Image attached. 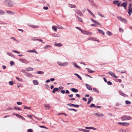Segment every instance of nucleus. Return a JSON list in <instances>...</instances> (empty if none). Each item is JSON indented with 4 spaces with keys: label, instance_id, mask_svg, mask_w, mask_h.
Masks as SVG:
<instances>
[{
    "label": "nucleus",
    "instance_id": "obj_1",
    "mask_svg": "<svg viewBox=\"0 0 132 132\" xmlns=\"http://www.w3.org/2000/svg\"><path fill=\"white\" fill-rule=\"evenodd\" d=\"M3 3L5 5L9 7H12L13 5V2L10 0H5Z\"/></svg>",
    "mask_w": 132,
    "mask_h": 132
},
{
    "label": "nucleus",
    "instance_id": "obj_2",
    "mask_svg": "<svg viewBox=\"0 0 132 132\" xmlns=\"http://www.w3.org/2000/svg\"><path fill=\"white\" fill-rule=\"evenodd\" d=\"M121 119L122 121L126 120H130L132 119V118L130 116L128 115H124L121 117Z\"/></svg>",
    "mask_w": 132,
    "mask_h": 132
},
{
    "label": "nucleus",
    "instance_id": "obj_3",
    "mask_svg": "<svg viewBox=\"0 0 132 132\" xmlns=\"http://www.w3.org/2000/svg\"><path fill=\"white\" fill-rule=\"evenodd\" d=\"M118 123L119 125L123 126H127L129 125V123L128 122H118Z\"/></svg>",
    "mask_w": 132,
    "mask_h": 132
},
{
    "label": "nucleus",
    "instance_id": "obj_4",
    "mask_svg": "<svg viewBox=\"0 0 132 132\" xmlns=\"http://www.w3.org/2000/svg\"><path fill=\"white\" fill-rule=\"evenodd\" d=\"M57 63L59 65L63 66H66L68 64V62H65L63 63H62L60 61L57 62Z\"/></svg>",
    "mask_w": 132,
    "mask_h": 132
},
{
    "label": "nucleus",
    "instance_id": "obj_5",
    "mask_svg": "<svg viewBox=\"0 0 132 132\" xmlns=\"http://www.w3.org/2000/svg\"><path fill=\"white\" fill-rule=\"evenodd\" d=\"M117 18L119 20L125 23H126L127 22V21L126 19L123 18L121 16H118Z\"/></svg>",
    "mask_w": 132,
    "mask_h": 132
},
{
    "label": "nucleus",
    "instance_id": "obj_6",
    "mask_svg": "<svg viewBox=\"0 0 132 132\" xmlns=\"http://www.w3.org/2000/svg\"><path fill=\"white\" fill-rule=\"evenodd\" d=\"M45 109L46 110H49L51 108V107L48 104H44Z\"/></svg>",
    "mask_w": 132,
    "mask_h": 132
},
{
    "label": "nucleus",
    "instance_id": "obj_7",
    "mask_svg": "<svg viewBox=\"0 0 132 132\" xmlns=\"http://www.w3.org/2000/svg\"><path fill=\"white\" fill-rule=\"evenodd\" d=\"M81 31L82 33L85 34L91 35L92 34L91 32H88L85 30H81Z\"/></svg>",
    "mask_w": 132,
    "mask_h": 132
},
{
    "label": "nucleus",
    "instance_id": "obj_8",
    "mask_svg": "<svg viewBox=\"0 0 132 132\" xmlns=\"http://www.w3.org/2000/svg\"><path fill=\"white\" fill-rule=\"evenodd\" d=\"M108 73L112 77L115 78H117L118 77L116 76L114 74L113 72L109 71L108 72Z\"/></svg>",
    "mask_w": 132,
    "mask_h": 132
},
{
    "label": "nucleus",
    "instance_id": "obj_9",
    "mask_svg": "<svg viewBox=\"0 0 132 132\" xmlns=\"http://www.w3.org/2000/svg\"><path fill=\"white\" fill-rule=\"evenodd\" d=\"M27 52L30 53H35L36 54H37V53L35 49H34L32 50H28L27 51Z\"/></svg>",
    "mask_w": 132,
    "mask_h": 132
},
{
    "label": "nucleus",
    "instance_id": "obj_10",
    "mask_svg": "<svg viewBox=\"0 0 132 132\" xmlns=\"http://www.w3.org/2000/svg\"><path fill=\"white\" fill-rule=\"evenodd\" d=\"M67 105L69 106H74L76 108H78L79 107V105H75L71 103L68 104Z\"/></svg>",
    "mask_w": 132,
    "mask_h": 132
},
{
    "label": "nucleus",
    "instance_id": "obj_11",
    "mask_svg": "<svg viewBox=\"0 0 132 132\" xmlns=\"http://www.w3.org/2000/svg\"><path fill=\"white\" fill-rule=\"evenodd\" d=\"M88 40H92L93 41H99L98 40H97L96 38H93L89 37L88 38Z\"/></svg>",
    "mask_w": 132,
    "mask_h": 132
},
{
    "label": "nucleus",
    "instance_id": "obj_12",
    "mask_svg": "<svg viewBox=\"0 0 132 132\" xmlns=\"http://www.w3.org/2000/svg\"><path fill=\"white\" fill-rule=\"evenodd\" d=\"M128 12L129 15H130L132 12V7L131 8H128Z\"/></svg>",
    "mask_w": 132,
    "mask_h": 132
},
{
    "label": "nucleus",
    "instance_id": "obj_13",
    "mask_svg": "<svg viewBox=\"0 0 132 132\" xmlns=\"http://www.w3.org/2000/svg\"><path fill=\"white\" fill-rule=\"evenodd\" d=\"M19 61L22 63H26L27 62V61L26 60L23 59H19Z\"/></svg>",
    "mask_w": 132,
    "mask_h": 132
},
{
    "label": "nucleus",
    "instance_id": "obj_14",
    "mask_svg": "<svg viewBox=\"0 0 132 132\" xmlns=\"http://www.w3.org/2000/svg\"><path fill=\"white\" fill-rule=\"evenodd\" d=\"M29 26L31 27L34 28H37L39 27V26L38 25H31Z\"/></svg>",
    "mask_w": 132,
    "mask_h": 132
},
{
    "label": "nucleus",
    "instance_id": "obj_15",
    "mask_svg": "<svg viewBox=\"0 0 132 132\" xmlns=\"http://www.w3.org/2000/svg\"><path fill=\"white\" fill-rule=\"evenodd\" d=\"M87 11L92 16H93L94 17V18H96V16L93 14V13H92L91 11L88 9H87Z\"/></svg>",
    "mask_w": 132,
    "mask_h": 132
},
{
    "label": "nucleus",
    "instance_id": "obj_16",
    "mask_svg": "<svg viewBox=\"0 0 132 132\" xmlns=\"http://www.w3.org/2000/svg\"><path fill=\"white\" fill-rule=\"evenodd\" d=\"M93 98L92 97H90L88 99V100L87 102L88 104H89L90 102L93 100Z\"/></svg>",
    "mask_w": 132,
    "mask_h": 132
},
{
    "label": "nucleus",
    "instance_id": "obj_17",
    "mask_svg": "<svg viewBox=\"0 0 132 132\" xmlns=\"http://www.w3.org/2000/svg\"><path fill=\"white\" fill-rule=\"evenodd\" d=\"M127 2L126 1L125 2L122 3L121 5V6H127Z\"/></svg>",
    "mask_w": 132,
    "mask_h": 132
},
{
    "label": "nucleus",
    "instance_id": "obj_18",
    "mask_svg": "<svg viewBox=\"0 0 132 132\" xmlns=\"http://www.w3.org/2000/svg\"><path fill=\"white\" fill-rule=\"evenodd\" d=\"M76 12L80 16H82V12L80 11H78L77 10H76Z\"/></svg>",
    "mask_w": 132,
    "mask_h": 132
},
{
    "label": "nucleus",
    "instance_id": "obj_19",
    "mask_svg": "<svg viewBox=\"0 0 132 132\" xmlns=\"http://www.w3.org/2000/svg\"><path fill=\"white\" fill-rule=\"evenodd\" d=\"M71 90L72 92H75V93H77L78 92V90L75 88H72L71 89Z\"/></svg>",
    "mask_w": 132,
    "mask_h": 132
},
{
    "label": "nucleus",
    "instance_id": "obj_20",
    "mask_svg": "<svg viewBox=\"0 0 132 132\" xmlns=\"http://www.w3.org/2000/svg\"><path fill=\"white\" fill-rule=\"evenodd\" d=\"M86 87L89 90H92V88L89 85L87 84H86Z\"/></svg>",
    "mask_w": 132,
    "mask_h": 132
},
{
    "label": "nucleus",
    "instance_id": "obj_21",
    "mask_svg": "<svg viewBox=\"0 0 132 132\" xmlns=\"http://www.w3.org/2000/svg\"><path fill=\"white\" fill-rule=\"evenodd\" d=\"M33 70V69L32 68L29 67L26 69L27 71H32Z\"/></svg>",
    "mask_w": 132,
    "mask_h": 132
},
{
    "label": "nucleus",
    "instance_id": "obj_22",
    "mask_svg": "<svg viewBox=\"0 0 132 132\" xmlns=\"http://www.w3.org/2000/svg\"><path fill=\"white\" fill-rule=\"evenodd\" d=\"M54 45L56 46L60 47L62 46V44L61 43H56L54 44Z\"/></svg>",
    "mask_w": 132,
    "mask_h": 132
},
{
    "label": "nucleus",
    "instance_id": "obj_23",
    "mask_svg": "<svg viewBox=\"0 0 132 132\" xmlns=\"http://www.w3.org/2000/svg\"><path fill=\"white\" fill-rule=\"evenodd\" d=\"M85 128L86 129H92L94 130H96V128H94V127H85Z\"/></svg>",
    "mask_w": 132,
    "mask_h": 132
},
{
    "label": "nucleus",
    "instance_id": "obj_24",
    "mask_svg": "<svg viewBox=\"0 0 132 132\" xmlns=\"http://www.w3.org/2000/svg\"><path fill=\"white\" fill-rule=\"evenodd\" d=\"M73 64L75 65V66L78 69H80V67L78 65H77V63H75L73 62Z\"/></svg>",
    "mask_w": 132,
    "mask_h": 132
},
{
    "label": "nucleus",
    "instance_id": "obj_25",
    "mask_svg": "<svg viewBox=\"0 0 132 132\" xmlns=\"http://www.w3.org/2000/svg\"><path fill=\"white\" fill-rule=\"evenodd\" d=\"M98 30L99 32L101 33L103 35H104L105 33L103 30L99 29H98Z\"/></svg>",
    "mask_w": 132,
    "mask_h": 132
},
{
    "label": "nucleus",
    "instance_id": "obj_26",
    "mask_svg": "<svg viewBox=\"0 0 132 132\" xmlns=\"http://www.w3.org/2000/svg\"><path fill=\"white\" fill-rule=\"evenodd\" d=\"M68 6L70 7L71 8H75L76 7V6L75 5L70 4H68Z\"/></svg>",
    "mask_w": 132,
    "mask_h": 132
},
{
    "label": "nucleus",
    "instance_id": "obj_27",
    "mask_svg": "<svg viewBox=\"0 0 132 132\" xmlns=\"http://www.w3.org/2000/svg\"><path fill=\"white\" fill-rule=\"evenodd\" d=\"M90 20H91L94 23H96V24H98L99 25H101V24L99 23L98 22H96V21L95 20H94V19H90Z\"/></svg>",
    "mask_w": 132,
    "mask_h": 132
},
{
    "label": "nucleus",
    "instance_id": "obj_28",
    "mask_svg": "<svg viewBox=\"0 0 132 132\" xmlns=\"http://www.w3.org/2000/svg\"><path fill=\"white\" fill-rule=\"evenodd\" d=\"M34 84L35 85H38V82L37 80H34L33 81Z\"/></svg>",
    "mask_w": 132,
    "mask_h": 132
},
{
    "label": "nucleus",
    "instance_id": "obj_29",
    "mask_svg": "<svg viewBox=\"0 0 132 132\" xmlns=\"http://www.w3.org/2000/svg\"><path fill=\"white\" fill-rule=\"evenodd\" d=\"M58 89L57 88H54L52 91V92L53 93H54L56 92L58 90Z\"/></svg>",
    "mask_w": 132,
    "mask_h": 132
},
{
    "label": "nucleus",
    "instance_id": "obj_30",
    "mask_svg": "<svg viewBox=\"0 0 132 132\" xmlns=\"http://www.w3.org/2000/svg\"><path fill=\"white\" fill-rule=\"evenodd\" d=\"M26 75L28 77H33V76L32 75L29 73H27L26 74Z\"/></svg>",
    "mask_w": 132,
    "mask_h": 132
},
{
    "label": "nucleus",
    "instance_id": "obj_31",
    "mask_svg": "<svg viewBox=\"0 0 132 132\" xmlns=\"http://www.w3.org/2000/svg\"><path fill=\"white\" fill-rule=\"evenodd\" d=\"M74 75L77 76L80 80H82V79L81 77L77 73H75Z\"/></svg>",
    "mask_w": 132,
    "mask_h": 132
},
{
    "label": "nucleus",
    "instance_id": "obj_32",
    "mask_svg": "<svg viewBox=\"0 0 132 132\" xmlns=\"http://www.w3.org/2000/svg\"><path fill=\"white\" fill-rule=\"evenodd\" d=\"M24 108V109H28V110H30L31 108L30 107H28L26 106H24L23 107Z\"/></svg>",
    "mask_w": 132,
    "mask_h": 132
},
{
    "label": "nucleus",
    "instance_id": "obj_33",
    "mask_svg": "<svg viewBox=\"0 0 132 132\" xmlns=\"http://www.w3.org/2000/svg\"><path fill=\"white\" fill-rule=\"evenodd\" d=\"M77 18H78V20L79 21H80V22H83V20L81 18L79 17L78 16H77Z\"/></svg>",
    "mask_w": 132,
    "mask_h": 132
},
{
    "label": "nucleus",
    "instance_id": "obj_34",
    "mask_svg": "<svg viewBox=\"0 0 132 132\" xmlns=\"http://www.w3.org/2000/svg\"><path fill=\"white\" fill-rule=\"evenodd\" d=\"M86 69H87V70L88 71V72L89 73H92L94 72V71H92L89 68H86Z\"/></svg>",
    "mask_w": 132,
    "mask_h": 132
},
{
    "label": "nucleus",
    "instance_id": "obj_35",
    "mask_svg": "<svg viewBox=\"0 0 132 132\" xmlns=\"http://www.w3.org/2000/svg\"><path fill=\"white\" fill-rule=\"evenodd\" d=\"M93 90L95 92H96L97 93H99V92L97 90V89L96 88H93Z\"/></svg>",
    "mask_w": 132,
    "mask_h": 132
},
{
    "label": "nucleus",
    "instance_id": "obj_36",
    "mask_svg": "<svg viewBox=\"0 0 132 132\" xmlns=\"http://www.w3.org/2000/svg\"><path fill=\"white\" fill-rule=\"evenodd\" d=\"M16 78L18 80L20 81H22L23 80L21 78H19L18 77H16Z\"/></svg>",
    "mask_w": 132,
    "mask_h": 132
},
{
    "label": "nucleus",
    "instance_id": "obj_37",
    "mask_svg": "<svg viewBox=\"0 0 132 132\" xmlns=\"http://www.w3.org/2000/svg\"><path fill=\"white\" fill-rule=\"evenodd\" d=\"M14 109H17L18 110H21V109L20 108H17L16 106H14Z\"/></svg>",
    "mask_w": 132,
    "mask_h": 132
},
{
    "label": "nucleus",
    "instance_id": "obj_38",
    "mask_svg": "<svg viewBox=\"0 0 132 132\" xmlns=\"http://www.w3.org/2000/svg\"><path fill=\"white\" fill-rule=\"evenodd\" d=\"M106 33L108 35L110 36H111L112 35V33L109 31H107Z\"/></svg>",
    "mask_w": 132,
    "mask_h": 132
},
{
    "label": "nucleus",
    "instance_id": "obj_39",
    "mask_svg": "<svg viewBox=\"0 0 132 132\" xmlns=\"http://www.w3.org/2000/svg\"><path fill=\"white\" fill-rule=\"evenodd\" d=\"M125 103L127 104H131V102L130 101L127 100L126 101H125Z\"/></svg>",
    "mask_w": 132,
    "mask_h": 132
},
{
    "label": "nucleus",
    "instance_id": "obj_40",
    "mask_svg": "<svg viewBox=\"0 0 132 132\" xmlns=\"http://www.w3.org/2000/svg\"><path fill=\"white\" fill-rule=\"evenodd\" d=\"M52 28L55 31H57V29L54 26H53L52 27Z\"/></svg>",
    "mask_w": 132,
    "mask_h": 132
},
{
    "label": "nucleus",
    "instance_id": "obj_41",
    "mask_svg": "<svg viewBox=\"0 0 132 132\" xmlns=\"http://www.w3.org/2000/svg\"><path fill=\"white\" fill-rule=\"evenodd\" d=\"M51 47V46L50 45H47L44 47V48L45 49H46L47 48L50 47Z\"/></svg>",
    "mask_w": 132,
    "mask_h": 132
},
{
    "label": "nucleus",
    "instance_id": "obj_42",
    "mask_svg": "<svg viewBox=\"0 0 132 132\" xmlns=\"http://www.w3.org/2000/svg\"><path fill=\"white\" fill-rule=\"evenodd\" d=\"M37 73L39 74H42L44 73V72L42 71H39L37 72Z\"/></svg>",
    "mask_w": 132,
    "mask_h": 132
},
{
    "label": "nucleus",
    "instance_id": "obj_43",
    "mask_svg": "<svg viewBox=\"0 0 132 132\" xmlns=\"http://www.w3.org/2000/svg\"><path fill=\"white\" fill-rule=\"evenodd\" d=\"M84 130H85V129H82V128H80L78 129V130L79 131H81L84 132Z\"/></svg>",
    "mask_w": 132,
    "mask_h": 132
},
{
    "label": "nucleus",
    "instance_id": "obj_44",
    "mask_svg": "<svg viewBox=\"0 0 132 132\" xmlns=\"http://www.w3.org/2000/svg\"><path fill=\"white\" fill-rule=\"evenodd\" d=\"M39 126L40 128H45V129H48V128H47L46 127H45V126Z\"/></svg>",
    "mask_w": 132,
    "mask_h": 132
},
{
    "label": "nucleus",
    "instance_id": "obj_45",
    "mask_svg": "<svg viewBox=\"0 0 132 132\" xmlns=\"http://www.w3.org/2000/svg\"><path fill=\"white\" fill-rule=\"evenodd\" d=\"M4 13V12L2 10H0V14H2Z\"/></svg>",
    "mask_w": 132,
    "mask_h": 132
},
{
    "label": "nucleus",
    "instance_id": "obj_46",
    "mask_svg": "<svg viewBox=\"0 0 132 132\" xmlns=\"http://www.w3.org/2000/svg\"><path fill=\"white\" fill-rule=\"evenodd\" d=\"M28 132H33V130L32 129H28L27 130Z\"/></svg>",
    "mask_w": 132,
    "mask_h": 132
},
{
    "label": "nucleus",
    "instance_id": "obj_47",
    "mask_svg": "<svg viewBox=\"0 0 132 132\" xmlns=\"http://www.w3.org/2000/svg\"><path fill=\"white\" fill-rule=\"evenodd\" d=\"M10 64L11 66H12L13 65L15 64L14 63V62L11 61L10 62Z\"/></svg>",
    "mask_w": 132,
    "mask_h": 132
},
{
    "label": "nucleus",
    "instance_id": "obj_48",
    "mask_svg": "<svg viewBox=\"0 0 132 132\" xmlns=\"http://www.w3.org/2000/svg\"><path fill=\"white\" fill-rule=\"evenodd\" d=\"M16 103L18 105H21L22 104V103L21 102H17Z\"/></svg>",
    "mask_w": 132,
    "mask_h": 132
},
{
    "label": "nucleus",
    "instance_id": "obj_49",
    "mask_svg": "<svg viewBox=\"0 0 132 132\" xmlns=\"http://www.w3.org/2000/svg\"><path fill=\"white\" fill-rule=\"evenodd\" d=\"M35 40H38L39 41L43 43H45L44 42H43V41L41 39H35Z\"/></svg>",
    "mask_w": 132,
    "mask_h": 132
},
{
    "label": "nucleus",
    "instance_id": "obj_50",
    "mask_svg": "<svg viewBox=\"0 0 132 132\" xmlns=\"http://www.w3.org/2000/svg\"><path fill=\"white\" fill-rule=\"evenodd\" d=\"M9 84L10 85H13V83L12 81H10L9 82Z\"/></svg>",
    "mask_w": 132,
    "mask_h": 132
},
{
    "label": "nucleus",
    "instance_id": "obj_51",
    "mask_svg": "<svg viewBox=\"0 0 132 132\" xmlns=\"http://www.w3.org/2000/svg\"><path fill=\"white\" fill-rule=\"evenodd\" d=\"M118 2V1H114L113 2V3L114 4H116Z\"/></svg>",
    "mask_w": 132,
    "mask_h": 132
},
{
    "label": "nucleus",
    "instance_id": "obj_52",
    "mask_svg": "<svg viewBox=\"0 0 132 132\" xmlns=\"http://www.w3.org/2000/svg\"><path fill=\"white\" fill-rule=\"evenodd\" d=\"M21 72L23 73H25L26 71V70H25L23 69L21 70Z\"/></svg>",
    "mask_w": 132,
    "mask_h": 132
},
{
    "label": "nucleus",
    "instance_id": "obj_53",
    "mask_svg": "<svg viewBox=\"0 0 132 132\" xmlns=\"http://www.w3.org/2000/svg\"><path fill=\"white\" fill-rule=\"evenodd\" d=\"M121 129L122 132H127V130L126 129Z\"/></svg>",
    "mask_w": 132,
    "mask_h": 132
},
{
    "label": "nucleus",
    "instance_id": "obj_54",
    "mask_svg": "<svg viewBox=\"0 0 132 132\" xmlns=\"http://www.w3.org/2000/svg\"><path fill=\"white\" fill-rule=\"evenodd\" d=\"M68 109L70 110H73L75 112H76L77 111V110L74 109L68 108Z\"/></svg>",
    "mask_w": 132,
    "mask_h": 132
},
{
    "label": "nucleus",
    "instance_id": "obj_55",
    "mask_svg": "<svg viewBox=\"0 0 132 132\" xmlns=\"http://www.w3.org/2000/svg\"><path fill=\"white\" fill-rule=\"evenodd\" d=\"M45 87L47 89H49V86L47 84H45Z\"/></svg>",
    "mask_w": 132,
    "mask_h": 132
},
{
    "label": "nucleus",
    "instance_id": "obj_56",
    "mask_svg": "<svg viewBox=\"0 0 132 132\" xmlns=\"http://www.w3.org/2000/svg\"><path fill=\"white\" fill-rule=\"evenodd\" d=\"M43 9H44L45 10H47L48 9V8L46 6H44L43 7Z\"/></svg>",
    "mask_w": 132,
    "mask_h": 132
},
{
    "label": "nucleus",
    "instance_id": "obj_57",
    "mask_svg": "<svg viewBox=\"0 0 132 132\" xmlns=\"http://www.w3.org/2000/svg\"><path fill=\"white\" fill-rule=\"evenodd\" d=\"M98 15H100V16H102L103 18H105V17L103 16V15H102L99 12H98Z\"/></svg>",
    "mask_w": 132,
    "mask_h": 132
},
{
    "label": "nucleus",
    "instance_id": "obj_58",
    "mask_svg": "<svg viewBox=\"0 0 132 132\" xmlns=\"http://www.w3.org/2000/svg\"><path fill=\"white\" fill-rule=\"evenodd\" d=\"M104 116V115L102 114H99V115H98V116L100 117H102Z\"/></svg>",
    "mask_w": 132,
    "mask_h": 132
},
{
    "label": "nucleus",
    "instance_id": "obj_59",
    "mask_svg": "<svg viewBox=\"0 0 132 132\" xmlns=\"http://www.w3.org/2000/svg\"><path fill=\"white\" fill-rule=\"evenodd\" d=\"M57 28L59 29H63V28L61 26H57Z\"/></svg>",
    "mask_w": 132,
    "mask_h": 132
},
{
    "label": "nucleus",
    "instance_id": "obj_60",
    "mask_svg": "<svg viewBox=\"0 0 132 132\" xmlns=\"http://www.w3.org/2000/svg\"><path fill=\"white\" fill-rule=\"evenodd\" d=\"M15 116H16L20 118H21V117H22V116L20 114H15Z\"/></svg>",
    "mask_w": 132,
    "mask_h": 132
},
{
    "label": "nucleus",
    "instance_id": "obj_61",
    "mask_svg": "<svg viewBox=\"0 0 132 132\" xmlns=\"http://www.w3.org/2000/svg\"><path fill=\"white\" fill-rule=\"evenodd\" d=\"M108 84L109 85H111L112 84V83L110 81H108L107 82Z\"/></svg>",
    "mask_w": 132,
    "mask_h": 132
},
{
    "label": "nucleus",
    "instance_id": "obj_62",
    "mask_svg": "<svg viewBox=\"0 0 132 132\" xmlns=\"http://www.w3.org/2000/svg\"><path fill=\"white\" fill-rule=\"evenodd\" d=\"M95 105L93 104H92L90 106V108H92L95 106Z\"/></svg>",
    "mask_w": 132,
    "mask_h": 132
},
{
    "label": "nucleus",
    "instance_id": "obj_63",
    "mask_svg": "<svg viewBox=\"0 0 132 132\" xmlns=\"http://www.w3.org/2000/svg\"><path fill=\"white\" fill-rule=\"evenodd\" d=\"M13 52H15V53H18V54L20 53V52H19L17 51H15V50H13Z\"/></svg>",
    "mask_w": 132,
    "mask_h": 132
},
{
    "label": "nucleus",
    "instance_id": "obj_64",
    "mask_svg": "<svg viewBox=\"0 0 132 132\" xmlns=\"http://www.w3.org/2000/svg\"><path fill=\"white\" fill-rule=\"evenodd\" d=\"M119 31H120V32H121L122 31V32H123V29L122 28H119Z\"/></svg>",
    "mask_w": 132,
    "mask_h": 132
}]
</instances>
